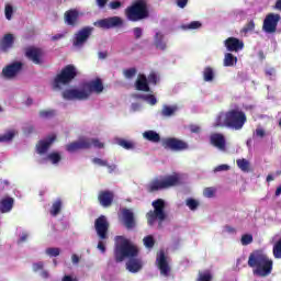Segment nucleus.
<instances>
[{
  "instance_id": "1",
  "label": "nucleus",
  "mask_w": 281,
  "mask_h": 281,
  "mask_svg": "<svg viewBox=\"0 0 281 281\" xmlns=\"http://www.w3.org/2000/svg\"><path fill=\"white\" fill-rule=\"evenodd\" d=\"M121 240L114 248L115 262H124L125 258H130L126 262V269L130 273H138L142 271V259L137 258L139 250L135 245L131 244V240L123 236L117 237Z\"/></svg>"
},
{
  "instance_id": "2",
  "label": "nucleus",
  "mask_w": 281,
  "mask_h": 281,
  "mask_svg": "<svg viewBox=\"0 0 281 281\" xmlns=\"http://www.w3.org/2000/svg\"><path fill=\"white\" fill-rule=\"evenodd\" d=\"M248 267L254 270L255 276L267 278L273 271V260L262 250H255L248 257Z\"/></svg>"
},
{
  "instance_id": "3",
  "label": "nucleus",
  "mask_w": 281,
  "mask_h": 281,
  "mask_svg": "<svg viewBox=\"0 0 281 281\" xmlns=\"http://www.w3.org/2000/svg\"><path fill=\"white\" fill-rule=\"evenodd\" d=\"M71 65H67L50 82L53 91H63L64 100H71Z\"/></svg>"
},
{
  "instance_id": "4",
  "label": "nucleus",
  "mask_w": 281,
  "mask_h": 281,
  "mask_svg": "<svg viewBox=\"0 0 281 281\" xmlns=\"http://www.w3.org/2000/svg\"><path fill=\"white\" fill-rule=\"evenodd\" d=\"M125 16L127 21H132V23L148 19V16H150V11L148 10L146 0L134 1L132 5L125 9Z\"/></svg>"
},
{
  "instance_id": "5",
  "label": "nucleus",
  "mask_w": 281,
  "mask_h": 281,
  "mask_svg": "<svg viewBox=\"0 0 281 281\" xmlns=\"http://www.w3.org/2000/svg\"><path fill=\"white\" fill-rule=\"evenodd\" d=\"M181 175L172 173L165 177L154 179L148 186V192H159V190H168L170 188H177L181 186Z\"/></svg>"
},
{
  "instance_id": "6",
  "label": "nucleus",
  "mask_w": 281,
  "mask_h": 281,
  "mask_svg": "<svg viewBox=\"0 0 281 281\" xmlns=\"http://www.w3.org/2000/svg\"><path fill=\"white\" fill-rule=\"evenodd\" d=\"M247 124V114L240 108H234L226 112V128L243 131Z\"/></svg>"
},
{
  "instance_id": "7",
  "label": "nucleus",
  "mask_w": 281,
  "mask_h": 281,
  "mask_svg": "<svg viewBox=\"0 0 281 281\" xmlns=\"http://www.w3.org/2000/svg\"><path fill=\"white\" fill-rule=\"evenodd\" d=\"M154 210L147 212L146 218L149 227H153L155 225V221H158L160 224L164 223L167 218L166 214V202L161 199H158L151 203Z\"/></svg>"
},
{
  "instance_id": "8",
  "label": "nucleus",
  "mask_w": 281,
  "mask_h": 281,
  "mask_svg": "<svg viewBox=\"0 0 281 281\" xmlns=\"http://www.w3.org/2000/svg\"><path fill=\"white\" fill-rule=\"evenodd\" d=\"M24 56L33 63V65H44L45 64V50L41 47L29 46L24 50Z\"/></svg>"
},
{
  "instance_id": "9",
  "label": "nucleus",
  "mask_w": 281,
  "mask_h": 281,
  "mask_svg": "<svg viewBox=\"0 0 281 281\" xmlns=\"http://www.w3.org/2000/svg\"><path fill=\"white\" fill-rule=\"evenodd\" d=\"M104 148V143L100 142L98 138H81L77 142L71 143V151L75 150H86L91 147Z\"/></svg>"
},
{
  "instance_id": "10",
  "label": "nucleus",
  "mask_w": 281,
  "mask_h": 281,
  "mask_svg": "<svg viewBox=\"0 0 281 281\" xmlns=\"http://www.w3.org/2000/svg\"><path fill=\"white\" fill-rule=\"evenodd\" d=\"M164 148L168 150H175L176 153H181V150H188L190 145L186 140L179 139L177 137H168L162 142Z\"/></svg>"
},
{
  "instance_id": "11",
  "label": "nucleus",
  "mask_w": 281,
  "mask_h": 281,
  "mask_svg": "<svg viewBox=\"0 0 281 281\" xmlns=\"http://www.w3.org/2000/svg\"><path fill=\"white\" fill-rule=\"evenodd\" d=\"M109 220L104 215H100L94 221V229L100 240H106V238H109Z\"/></svg>"
},
{
  "instance_id": "12",
  "label": "nucleus",
  "mask_w": 281,
  "mask_h": 281,
  "mask_svg": "<svg viewBox=\"0 0 281 281\" xmlns=\"http://www.w3.org/2000/svg\"><path fill=\"white\" fill-rule=\"evenodd\" d=\"M92 34H93V26H85L81 30H79L74 37V42H72L74 47H83L85 43L89 41Z\"/></svg>"
},
{
  "instance_id": "13",
  "label": "nucleus",
  "mask_w": 281,
  "mask_h": 281,
  "mask_svg": "<svg viewBox=\"0 0 281 281\" xmlns=\"http://www.w3.org/2000/svg\"><path fill=\"white\" fill-rule=\"evenodd\" d=\"M280 14L269 13L263 20L262 30L267 34H274L278 30V23H280Z\"/></svg>"
},
{
  "instance_id": "14",
  "label": "nucleus",
  "mask_w": 281,
  "mask_h": 281,
  "mask_svg": "<svg viewBox=\"0 0 281 281\" xmlns=\"http://www.w3.org/2000/svg\"><path fill=\"white\" fill-rule=\"evenodd\" d=\"M124 22L122 21V18L120 16H112V18H105L101 19L97 22H94L95 27H100L101 30H111L113 27H120Z\"/></svg>"
},
{
  "instance_id": "15",
  "label": "nucleus",
  "mask_w": 281,
  "mask_h": 281,
  "mask_svg": "<svg viewBox=\"0 0 281 281\" xmlns=\"http://www.w3.org/2000/svg\"><path fill=\"white\" fill-rule=\"evenodd\" d=\"M156 263L160 271V276L168 278L170 276V265L168 263V257H166V252L164 250L157 255Z\"/></svg>"
},
{
  "instance_id": "16",
  "label": "nucleus",
  "mask_w": 281,
  "mask_h": 281,
  "mask_svg": "<svg viewBox=\"0 0 281 281\" xmlns=\"http://www.w3.org/2000/svg\"><path fill=\"white\" fill-rule=\"evenodd\" d=\"M22 69L23 63L14 61L2 69V76L8 80H12V78H15Z\"/></svg>"
},
{
  "instance_id": "17",
  "label": "nucleus",
  "mask_w": 281,
  "mask_h": 281,
  "mask_svg": "<svg viewBox=\"0 0 281 281\" xmlns=\"http://www.w3.org/2000/svg\"><path fill=\"white\" fill-rule=\"evenodd\" d=\"M56 142V134L48 135L45 139L38 140L36 144V153L38 155H45Z\"/></svg>"
},
{
  "instance_id": "18",
  "label": "nucleus",
  "mask_w": 281,
  "mask_h": 281,
  "mask_svg": "<svg viewBox=\"0 0 281 281\" xmlns=\"http://www.w3.org/2000/svg\"><path fill=\"white\" fill-rule=\"evenodd\" d=\"M115 199V193L110 190L100 191L98 194V201L102 207H111Z\"/></svg>"
},
{
  "instance_id": "19",
  "label": "nucleus",
  "mask_w": 281,
  "mask_h": 281,
  "mask_svg": "<svg viewBox=\"0 0 281 281\" xmlns=\"http://www.w3.org/2000/svg\"><path fill=\"white\" fill-rule=\"evenodd\" d=\"M224 45L227 52L238 53L241 49H245V43L237 37H228L224 41Z\"/></svg>"
},
{
  "instance_id": "20",
  "label": "nucleus",
  "mask_w": 281,
  "mask_h": 281,
  "mask_svg": "<svg viewBox=\"0 0 281 281\" xmlns=\"http://www.w3.org/2000/svg\"><path fill=\"white\" fill-rule=\"evenodd\" d=\"M83 85H86V89L88 90V92L90 93H102V91H104V83H102V79L101 78H95L94 80H90L88 82H85Z\"/></svg>"
},
{
  "instance_id": "21",
  "label": "nucleus",
  "mask_w": 281,
  "mask_h": 281,
  "mask_svg": "<svg viewBox=\"0 0 281 281\" xmlns=\"http://www.w3.org/2000/svg\"><path fill=\"white\" fill-rule=\"evenodd\" d=\"M210 142L212 146L218 148V150H225L227 147V142L225 140V136L221 133H214L210 136Z\"/></svg>"
},
{
  "instance_id": "22",
  "label": "nucleus",
  "mask_w": 281,
  "mask_h": 281,
  "mask_svg": "<svg viewBox=\"0 0 281 281\" xmlns=\"http://www.w3.org/2000/svg\"><path fill=\"white\" fill-rule=\"evenodd\" d=\"M91 94L88 89H86V85H82V89H71V100H89Z\"/></svg>"
},
{
  "instance_id": "23",
  "label": "nucleus",
  "mask_w": 281,
  "mask_h": 281,
  "mask_svg": "<svg viewBox=\"0 0 281 281\" xmlns=\"http://www.w3.org/2000/svg\"><path fill=\"white\" fill-rule=\"evenodd\" d=\"M123 223L127 229H133L135 227V214L131 209L122 210Z\"/></svg>"
},
{
  "instance_id": "24",
  "label": "nucleus",
  "mask_w": 281,
  "mask_h": 281,
  "mask_svg": "<svg viewBox=\"0 0 281 281\" xmlns=\"http://www.w3.org/2000/svg\"><path fill=\"white\" fill-rule=\"evenodd\" d=\"M13 207H14V199L13 198L7 196V198H3L0 201V212L2 214H7L8 212H12Z\"/></svg>"
},
{
  "instance_id": "25",
  "label": "nucleus",
  "mask_w": 281,
  "mask_h": 281,
  "mask_svg": "<svg viewBox=\"0 0 281 281\" xmlns=\"http://www.w3.org/2000/svg\"><path fill=\"white\" fill-rule=\"evenodd\" d=\"M135 85L137 91H145L146 93L150 91V86H148V78H146V75H138Z\"/></svg>"
},
{
  "instance_id": "26",
  "label": "nucleus",
  "mask_w": 281,
  "mask_h": 281,
  "mask_svg": "<svg viewBox=\"0 0 281 281\" xmlns=\"http://www.w3.org/2000/svg\"><path fill=\"white\" fill-rule=\"evenodd\" d=\"M13 45H14V35H12L11 33L5 34L0 42V47L2 52H8V49H11Z\"/></svg>"
},
{
  "instance_id": "27",
  "label": "nucleus",
  "mask_w": 281,
  "mask_h": 281,
  "mask_svg": "<svg viewBox=\"0 0 281 281\" xmlns=\"http://www.w3.org/2000/svg\"><path fill=\"white\" fill-rule=\"evenodd\" d=\"M143 137L144 139H147V142H151L153 144H159V142H161V136L159 135V133L151 130L144 132Z\"/></svg>"
},
{
  "instance_id": "28",
  "label": "nucleus",
  "mask_w": 281,
  "mask_h": 281,
  "mask_svg": "<svg viewBox=\"0 0 281 281\" xmlns=\"http://www.w3.org/2000/svg\"><path fill=\"white\" fill-rule=\"evenodd\" d=\"M154 45L156 49H160L161 52H166V48L168 45L166 44V41H164V34L160 32L156 33L155 40H154Z\"/></svg>"
},
{
  "instance_id": "29",
  "label": "nucleus",
  "mask_w": 281,
  "mask_h": 281,
  "mask_svg": "<svg viewBox=\"0 0 281 281\" xmlns=\"http://www.w3.org/2000/svg\"><path fill=\"white\" fill-rule=\"evenodd\" d=\"M176 111H179L178 105H164L160 115H162V117H172Z\"/></svg>"
},
{
  "instance_id": "30",
  "label": "nucleus",
  "mask_w": 281,
  "mask_h": 281,
  "mask_svg": "<svg viewBox=\"0 0 281 281\" xmlns=\"http://www.w3.org/2000/svg\"><path fill=\"white\" fill-rule=\"evenodd\" d=\"M63 210V201L60 199L56 200L50 210H49V214L52 216H58V214H60V211Z\"/></svg>"
},
{
  "instance_id": "31",
  "label": "nucleus",
  "mask_w": 281,
  "mask_h": 281,
  "mask_svg": "<svg viewBox=\"0 0 281 281\" xmlns=\"http://www.w3.org/2000/svg\"><path fill=\"white\" fill-rule=\"evenodd\" d=\"M202 76H203V80L204 82H212L214 80V68L207 66L204 68L203 72H202Z\"/></svg>"
},
{
  "instance_id": "32",
  "label": "nucleus",
  "mask_w": 281,
  "mask_h": 281,
  "mask_svg": "<svg viewBox=\"0 0 281 281\" xmlns=\"http://www.w3.org/2000/svg\"><path fill=\"white\" fill-rule=\"evenodd\" d=\"M238 63V57H235L232 53H226L224 56V67H234Z\"/></svg>"
},
{
  "instance_id": "33",
  "label": "nucleus",
  "mask_w": 281,
  "mask_h": 281,
  "mask_svg": "<svg viewBox=\"0 0 281 281\" xmlns=\"http://www.w3.org/2000/svg\"><path fill=\"white\" fill-rule=\"evenodd\" d=\"M137 98H139V100H144L151 106H155V104H157V98L155 97V94H139L137 95Z\"/></svg>"
},
{
  "instance_id": "34",
  "label": "nucleus",
  "mask_w": 281,
  "mask_h": 281,
  "mask_svg": "<svg viewBox=\"0 0 281 281\" xmlns=\"http://www.w3.org/2000/svg\"><path fill=\"white\" fill-rule=\"evenodd\" d=\"M236 165L243 172H249V160L241 158L236 160Z\"/></svg>"
},
{
  "instance_id": "35",
  "label": "nucleus",
  "mask_w": 281,
  "mask_h": 281,
  "mask_svg": "<svg viewBox=\"0 0 281 281\" xmlns=\"http://www.w3.org/2000/svg\"><path fill=\"white\" fill-rule=\"evenodd\" d=\"M117 144L125 150H133V148H135V144L133 142L126 140L124 138L119 139Z\"/></svg>"
},
{
  "instance_id": "36",
  "label": "nucleus",
  "mask_w": 281,
  "mask_h": 281,
  "mask_svg": "<svg viewBox=\"0 0 281 281\" xmlns=\"http://www.w3.org/2000/svg\"><path fill=\"white\" fill-rule=\"evenodd\" d=\"M213 126H214V128H225V126H227L226 115L224 116V120H223V115H218L215 119V122H214Z\"/></svg>"
},
{
  "instance_id": "37",
  "label": "nucleus",
  "mask_w": 281,
  "mask_h": 281,
  "mask_svg": "<svg viewBox=\"0 0 281 281\" xmlns=\"http://www.w3.org/2000/svg\"><path fill=\"white\" fill-rule=\"evenodd\" d=\"M213 278L212 272L210 270H205L204 272L199 273L198 281H212Z\"/></svg>"
},
{
  "instance_id": "38",
  "label": "nucleus",
  "mask_w": 281,
  "mask_h": 281,
  "mask_svg": "<svg viewBox=\"0 0 281 281\" xmlns=\"http://www.w3.org/2000/svg\"><path fill=\"white\" fill-rule=\"evenodd\" d=\"M14 135H16V133L14 131H9L3 135H0V143L1 142H12V139H14Z\"/></svg>"
},
{
  "instance_id": "39",
  "label": "nucleus",
  "mask_w": 281,
  "mask_h": 281,
  "mask_svg": "<svg viewBox=\"0 0 281 281\" xmlns=\"http://www.w3.org/2000/svg\"><path fill=\"white\" fill-rule=\"evenodd\" d=\"M143 243L145 247H147V249H153V247H155V237H153L151 235H148L144 237Z\"/></svg>"
},
{
  "instance_id": "40",
  "label": "nucleus",
  "mask_w": 281,
  "mask_h": 281,
  "mask_svg": "<svg viewBox=\"0 0 281 281\" xmlns=\"http://www.w3.org/2000/svg\"><path fill=\"white\" fill-rule=\"evenodd\" d=\"M256 30V23H254V20H250L243 29V34H249V32H254Z\"/></svg>"
},
{
  "instance_id": "41",
  "label": "nucleus",
  "mask_w": 281,
  "mask_h": 281,
  "mask_svg": "<svg viewBox=\"0 0 281 281\" xmlns=\"http://www.w3.org/2000/svg\"><path fill=\"white\" fill-rule=\"evenodd\" d=\"M54 115H56V111L54 110L40 111V117H43L44 120H49V117H54Z\"/></svg>"
},
{
  "instance_id": "42",
  "label": "nucleus",
  "mask_w": 281,
  "mask_h": 281,
  "mask_svg": "<svg viewBox=\"0 0 281 281\" xmlns=\"http://www.w3.org/2000/svg\"><path fill=\"white\" fill-rule=\"evenodd\" d=\"M123 75L127 80H131V78H135V76H137V68L125 69L123 70Z\"/></svg>"
},
{
  "instance_id": "43",
  "label": "nucleus",
  "mask_w": 281,
  "mask_h": 281,
  "mask_svg": "<svg viewBox=\"0 0 281 281\" xmlns=\"http://www.w3.org/2000/svg\"><path fill=\"white\" fill-rule=\"evenodd\" d=\"M47 159L52 161V164H58L61 157H60V154L54 151L47 155Z\"/></svg>"
},
{
  "instance_id": "44",
  "label": "nucleus",
  "mask_w": 281,
  "mask_h": 281,
  "mask_svg": "<svg viewBox=\"0 0 281 281\" xmlns=\"http://www.w3.org/2000/svg\"><path fill=\"white\" fill-rule=\"evenodd\" d=\"M45 252L49 258H57V256H60V248H47Z\"/></svg>"
},
{
  "instance_id": "45",
  "label": "nucleus",
  "mask_w": 281,
  "mask_h": 281,
  "mask_svg": "<svg viewBox=\"0 0 281 281\" xmlns=\"http://www.w3.org/2000/svg\"><path fill=\"white\" fill-rule=\"evenodd\" d=\"M251 243H254V235L245 234L241 236V245L247 246L251 245Z\"/></svg>"
},
{
  "instance_id": "46",
  "label": "nucleus",
  "mask_w": 281,
  "mask_h": 281,
  "mask_svg": "<svg viewBox=\"0 0 281 281\" xmlns=\"http://www.w3.org/2000/svg\"><path fill=\"white\" fill-rule=\"evenodd\" d=\"M201 26H202L201 22L193 21L187 25H183L182 27H183V30H199V27H201Z\"/></svg>"
},
{
  "instance_id": "47",
  "label": "nucleus",
  "mask_w": 281,
  "mask_h": 281,
  "mask_svg": "<svg viewBox=\"0 0 281 281\" xmlns=\"http://www.w3.org/2000/svg\"><path fill=\"white\" fill-rule=\"evenodd\" d=\"M186 204L189 206V210L193 211L196 210V207H199V201L189 198L186 202Z\"/></svg>"
},
{
  "instance_id": "48",
  "label": "nucleus",
  "mask_w": 281,
  "mask_h": 281,
  "mask_svg": "<svg viewBox=\"0 0 281 281\" xmlns=\"http://www.w3.org/2000/svg\"><path fill=\"white\" fill-rule=\"evenodd\" d=\"M214 194H216V189H214L212 187H207L203 191V195L206 196V199L214 198Z\"/></svg>"
},
{
  "instance_id": "49",
  "label": "nucleus",
  "mask_w": 281,
  "mask_h": 281,
  "mask_svg": "<svg viewBox=\"0 0 281 281\" xmlns=\"http://www.w3.org/2000/svg\"><path fill=\"white\" fill-rule=\"evenodd\" d=\"M78 16H80V13H78V10L72 9L71 10V26L74 27V25L78 24Z\"/></svg>"
},
{
  "instance_id": "50",
  "label": "nucleus",
  "mask_w": 281,
  "mask_h": 281,
  "mask_svg": "<svg viewBox=\"0 0 281 281\" xmlns=\"http://www.w3.org/2000/svg\"><path fill=\"white\" fill-rule=\"evenodd\" d=\"M4 12H5V19H8V21H10V19H12V14L14 12V9L12 8V5L7 4L5 9H4Z\"/></svg>"
},
{
  "instance_id": "51",
  "label": "nucleus",
  "mask_w": 281,
  "mask_h": 281,
  "mask_svg": "<svg viewBox=\"0 0 281 281\" xmlns=\"http://www.w3.org/2000/svg\"><path fill=\"white\" fill-rule=\"evenodd\" d=\"M134 32V37L137 40L142 38L143 34H144V30H142V27L136 26L133 29Z\"/></svg>"
},
{
  "instance_id": "52",
  "label": "nucleus",
  "mask_w": 281,
  "mask_h": 281,
  "mask_svg": "<svg viewBox=\"0 0 281 281\" xmlns=\"http://www.w3.org/2000/svg\"><path fill=\"white\" fill-rule=\"evenodd\" d=\"M92 164H95L97 166H102V167L109 166V161L102 160V158H93Z\"/></svg>"
},
{
  "instance_id": "53",
  "label": "nucleus",
  "mask_w": 281,
  "mask_h": 281,
  "mask_svg": "<svg viewBox=\"0 0 281 281\" xmlns=\"http://www.w3.org/2000/svg\"><path fill=\"white\" fill-rule=\"evenodd\" d=\"M44 267H45V263H43V261L35 262L33 263V271L35 273L38 271H43Z\"/></svg>"
},
{
  "instance_id": "54",
  "label": "nucleus",
  "mask_w": 281,
  "mask_h": 281,
  "mask_svg": "<svg viewBox=\"0 0 281 281\" xmlns=\"http://www.w3.org/2000/svg\"><path fill=\"white\" fill-rule=\"evenodd\" d=\"M149 82V85H157V74L155 72H151L149 76H148V79H147Z\"/></svg>"
},
{
  "instance_id": "55",
  "label": "nucleus",
  "mask_w": 281,
  "mask_h": 281,
  "mask_svg": "<svg viewBox=\"0 0 281 281\" xmlns=\"http://www.w3.org/2000/svg\"><path fill=\"white\" fill-rule=\"evenodd\" d=\"M227 170H229L228 165H220L215 168V172H223V171H227Z\"/></svg>"
},
{
  "instance_id": "56",
  "label": "nucleus",
  "mask_w": 281,
  "mask_h": 281,
  "mask_svg": "<svg viewBox=\"0 0 281 281\" xmlns=\"http://www.w3.org/2000/svg\"><path fill=\"white\" fill-rule=\"evenodd\" d=\"M110 8H111L112 10H117L119 8H122V2H120V1H112V2L110 3Z\"/></svg>"
},
{
  "instance_id": "57",
  "label": "nucleus",
  "mask_w": 281,
  "mask_h": 281,
  "mask_svg": "<svg viewBox=\"0 0 281 281\" xmlns=\"http://www.w3.org/2000/svg\"><path fill=\"white\" fill-rule=\"evenodd\" d=\"M65 21L68 25H71V10L66 11Z\"/></svg>"
},
{
  "instance_id": "58",
  "label": "nucleus",
  "mask_w": 281,
  "mask_h": 281,
  "mask_svg": "<svg viewBox=\"0 0 281 281\" xmlns=\"http://www.w3.org/2000/svg\"><path fill=\"white\" fill-rule=\"evenodd\" d=\"M32 133H34V125L24 127V135H32Z\"/></svg>"
},
{
  "instance_id": "59",
  "label": "nucleus",
  "mask_w": 281,
  "mask_h": 281,
  "mask_svg": "<svg viewBox=\"0 0 281 281\" xmlns=\"http://www.w3.org/2000/svg\"><path fill=\"white\" fill-rule=\"evenodd\" d=\"M76 76H80V71H78V68H76V66H71V80H74Z\"/></svg>"
},
{
  "instance_id": "60",
  "label": "nucleus",
  "mask_w": 281,
  "mask_h": 281,
  "mask_svg": "<svg viewBox=\"0 0 281 281\" xmlns=\"http://www.w3.org/2000/svg\"><path fill=\"white\" fill-rule=\"evenodd\" d=\"M97 247L100 249L101 254L106 252V246H104V241H99Z\"/></svg>"
},
{
  "instance_id": "61",
  "label": "nucleus",
  "mask_w": 281,
  "mask_h": 281,
  "mask_svg": "<svg viewBox=\"0 0 281 281\" xmlns=\"http://www.w3.org/2000/svg\"><path fill=\"white\" fill-rule=\"evenodd\" d=\"M178 8H186L188 5V0H177Z\"/></svg>"
},
{
  "instance_id": "62",
  "label": "nucleus",
  "mask_w": 281,
  "mask_h": 281,
  "mask_svg": "<svg viewBox=\"0 0 281 281\" xmlns=\"http://www.w3.org/2000/svg\"><path fill=\"white\" fill-rule=\"evenodd\" d=\"M191 133H201V127L199 125H190Z\"/></svg>"
},
{
  "instance_id": "63",
  "label": "nucleus",
  "mask_w": 281,
  "mask_h": 281,
  "mask_svg": "<svg viewBox=\"0 0 281 281\" xmlns=\"http://www.w3.org/2000/svg\"><path fill=\"white\" fill-rule=\"evenodd\" d=\"M60 38H65V33L56 34L52 37V41H60Z\"/></svg>"
},
{
  "instance_id": "64",
  "label": "nucleus",
  "mask_w": 281,
  "mask_h": 281,
  "mask_svg": "<svg viewBox=\"0 0 281 281\" xmlns=\"http://www.w3.org/2000/svg\"><path fill=\"white\" fill-rule=\"evenodd\" d=\"M255 133L257 137H265V130L262 128H257Z\"/></svg>"
}]
</instances>
